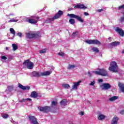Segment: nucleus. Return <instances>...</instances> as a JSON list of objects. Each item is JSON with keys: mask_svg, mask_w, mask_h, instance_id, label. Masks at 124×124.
<instances>
[{"mask_svg": "<svg viewBox=\"0 0 124 124\" xmlns=\"http://www.w3.org/2000/svg\"><path fill=\"white\" fill-rule=\"evenodd\" d=\"M82 83V81L79 80L77 82H74V85L72 87L73 90H77L78 86H80V84Z\"/></svg>", "mask_w": 124, "mask_h": 124, "instance_id": "11", "label": "nucleus"}, {"mask_svg": "<svg viewBox=\"0 0 124 124\" xmlns=\"http://www.w3.org/2000/svg\"><path fill=\"white\" fill-rule=\"evenodd\" d=\"M63 14V12L60 10L58 11V12L55 15V16L53 17V18H49L48 20H46V23H51V22H52V21H54V20L56 19H59L62 15Z\"/></svg>", "mask_w": 124, "mask_h": 124, "instance_id": "3", "label": "nucleus"}, {"mask_svg": "<svg viewBox=\"0 0 124 124\" xmlns=\"http://www.w3.org/2000/svg\"><path fill=\"white\" fill-rule=\"evenodd\" d=\"M74 68H75V65H69L68 66V69H73Z\"/></svg>", "mask_w": 124, "mask_h": 124, "instance_id": "34", "label": "nucleus"}, {"mask_svg": "<svg viewBox=\"0 0 124 124\" xmlns=\"http://www.w3.org/2000/svg\"><path fill=\"white\" fill-rule=\"evenodd\" d=\"M18 21H19V20L18 19H16V17L15 18H13L12 19H10L8 23H16V22H18Z\"/></svg>", "mask_w": 124, "mask_h": 124, "instance_id": "25", "label": "nucleus"}, {"mask_svg": "<svg viewBox=\"0 0 124 124\" xmlns=\"http://www.w3.org/2000/svg\"><path fill=\"white\" fill-rule=\"evenodd\" d=\"M14 124H17V123H14Z\"/></svg>", "mask_w": 124, "mask_h": 124, "instance_id": "56", "label": "nucleus"}, {"mask_svg": "<svg viewBox=\"0 0 124 124\" xmlns=\"http://www.w3.org/2000/svg\"><path fill=\"white\" fill-rule=\"evenodd\" d=\"M100 88L102 89V90L106 91L107 90H109V89H110L111 85H110V84L109 83H103L100 85Z\"/></svg>", "mask_w": 124, "mask_h": 124, "instance_id": "7", "label": "nucleus"}, {"mask_svg": "<svg viewBox=\"0 0 124 124\" xmlns=\"http://www.w3.org/2000/svg\"><path fill=\"white\" fill-rule=\"evenodd\" d=\"M120 22H121V23L124 22V15L123 16H122L120 19H119Z\"/></svg>", "mask_w": 124, "mask_h": 124, "instance_id": "38", "label": "nucleus"}, {"mask_svg": "<svg viewBox=\"0 0 124 124\" xmlns=\"http://www.w3.org/2000/svg\"><path fill=\"white\" fill-rule=\"evenodd\" d=\"M105 119V116L103 114H99L98 117V120L99 121H102V120H104Z\"/></svg>", "mask_w": 124, "mask_h": 124, "instance_id": "24", "label": "nucleus"}, {"mask_svg": "<svg viewBox=\"0 0 124 124\" xmlns=\"http://www.w3.org/2000/svg\"><path fill=\"white\" fill-rule=\"evenodd\" d=\"M62 87L63 89H69V88H70V86L68 84H62Z\"/></svg>", "mask_w": 124, "mask_h": 124, "instance_id": "26", "label": "nucleus"}, {"mask_svg": "<svg viewBox=\"0 0 124 124\" xmlns=\"http://www.w3.org/2000/svg\"><path fill=\"white\" fill-rule=\"evenodd\" d=\"M80 114L81 115V116H84V112L81 111V112H80Z\"/></svg>", "mask_w": 124, "mask_h": 124, "instance_id": "48", "label": "nucleus"}, {"mask_svg": "<svg viewBox=\"0 0 124 124\" xmlns=\"http://www.w3.org/2000/svg\"><path fill=\"white\" fill-rule=\"evenodd\" d=\"M118 98H119V97L118 96H114L109 98L108 99V100L111 102H113V101H115V100H117Z\"/></svg>", "mask_w": 124, "mask_h": 124, "instance_id": "20", "label": "nucleus"}, {"mask_svg": "<svg viewBox=\"0 0 124 124\" xmlns=\"http://www.w3.org/2000/svg\"><path fill=\"white\" fill-rule=\"evenodd\" d=\"M9 116V115H8V114H5L3 115L2 118L3 119H7V118H8Z\"/></svg>", "mask_w": 124, "mask_h": 124, "instance_id": "39", "label": "nucleus"}, {"mask_svg": "<svg viewBox=\"0 0 124 124\" xmlns=\"http://www.w3.org/2000/svg\"><path fill=\"white\" fill-rule=\"evenodd\" d=\"M94 84H95V81L93 80V81H91V83H90L89 85L90 86H94Z\"/></svg>", "mask_w": 124, "mask_h": 124, "instance_id": "41", "label": "nucleus"}, {"mask_svg": "<svg viewBox=\"0 0 124 124\" xmlns=\"http://www.w3.org/2000/svg\"><path fill=\"white\" fill-rule=\"evenodd\" d=\"M71 10H73V8H69V11H71Z\"/></svg>", "mask_w": 124, "mask_h": 124, "instance_id": "50", "label": "nucleus"}, {"mask_svg": "<svg viewBox=\"0 0 124 124\" xmlns=\"http://www.w3.org/2000/svg\"><path fill=\"white\" fill-rule=\"evenodd\" d=\"M52 74V71H46L44 72H41L42 76H48Z\"/></svg>", "mask_w": 124, "mask_h": 124, "instance_id": "17", "label": "nucleus"}, {"mask_svg": "<svg viewBox=\"0 0 124 124\" xmlns=\"http://www.w3.org/2000/svg\"><path fill=\"white\" fill-rule=\"evenodd\" d=\"M18 88L21 90H30V86H24L22 84H19Z\"/></svg>", "mask_w": 124, "mask_h": 124, "instance_id": "19", "label": "nucleus"}, {"mask_svg": "<svg viewBox=\"0 0 124 124\" xmlns=\"http://www.w3.org/2000/svg\"><path fill=\"white\" fill-rule=\"evenodd\" d=\"M29 120L31 124H38L36 118H35L34 116L29 115Z\"/></svg>", "mask_w": 124, "mask_h": 124, "instance_id": "9", "label": "nucleus"}, {"mask_svg": "<svg viewBox=\"0 0 124 124\" xmlns=\"http://www.w3.org/2000/svg\"><path fill=\"white\" fill-rule=\"evenodd\" d=\"M100 75L101 76H108V74L107 73V71L104 69H100Z\"/></svg>", "mask_w": 124, "mask_h": 124, "instance_id": "15", "label": "nucleus"}, {"mask_svg": "<svg viewBox=\"0 0 124 124\" xmlns=\"http://www.w3.org/2000/svg\"><path fill=\"white\" fill-rule=\"evenodd\" d=\"M8 49H9V48L8 47H6V50H8Z\"/></svg>", "mask_w": 124, "mask_h": 124, "instance_id": "52", "label": "nucleus"}, {"mask_svg": "<svg viewBox=\"0 0 124 124\" xmlns=\"http://www.w3.org/2000/svg\"><path fill=\"white\" fill-rule=\"evenodd\" d=\"M120 114H121V115H124V110H122L120 111Z\"/></svg>", "mask_w": 124, "mask_h": 124, "instance_id": "44", "label": "nucleus"}, {"mask_svg": "<svg viewBox=\"0 0 124 124\" xmlns=\"http://www.w3.org/2000/svg\"><path fill=\"white\" fill-rule=\"evenodd\" d=\"M41 36L40 32H30L26 33V38L29 39L30 38H39Z\"/></svg>", "mask_w": 124, "mask_h": 124, "instance_id": "1", "label": "nucleus"}, {"mask_svg": "<svg viewBox=\"0 0 124 124\" xmlns=\"http://www.w3.org/2000/svg\"><path fill=\"white\" fill-rule=\"evenodd\" d=\"M1 59L2 60H7V57H5V56H2L1 57Z\"/></svg>", "mask_w": 124, "mask_h": 124, "instance_id": "42", "label": "nucleus"}, {"mask_svg": "<svg viewBox=\"0 0 124 124\" xmlns=\"http://www.w3.org/2000/svg\"><path fill=\"white\" fill-rule=\"evenodd\" d=\"M38 19H39V17L36 16L34 17L33 19H29L28 21L31 24H36V23H37V20H38Z\"/></svg>", "mask_w": 124, "mask_h": 124, "instance_id": "12", "label": "nucleus"}, {"mask_svg": "<svg viewBox=\"0 0 124 124\" xmlns=\"http://www.w3.org/2000/svg\"><path fill=\"white\" fill-rule=\"evenodd\" d=\"M118 87L120 90V91L124 93V84L122 82H119L118 83Z\"/></svg>", "mask_w": 124, "mask_h": 124, "instance_id": "16", "label": "nucleus"}, {"mask_svg": "<svg viewBox=\"0 0 124 124\" xmlns=\"http://www.w3.org/2000/svg\"><path fill=\"white\" fill-rule=\"evenodd\" d=\"M118 121H119V118L114 116L111 121V124H118Z\"/></svg>", "mask_w": 124, "mask_h": 124, "instance_id": "18", "label": "nucleus"}, {"mask_svg": "<svg viewBox=\"0 0 124 124\" xmlns=\"http://www.w3.org/2000/svg\"><path fill=\"white\" fill-rule=\"evenodd\" d=\"M66 103H67V101H66V100L65 99L62 100V101L60 102V104L62 106V107H64V106H66Z\"/></svg>", "mask_w": 124, "mask_h": 124, "instance_id": "21", "label": "nucleus"}, {"mask_svg": "<svg viewBox=\"0 0 124 124\" xmlns=\"http://www.w3.org/2000/svg\"><path fill=\"white\" fill-rule=\"evenodd\" d=\"M38 95V94L35 91L32 92L31 94V97H33V98H36V97H37Z\"/></svg>", "mask_w": 124, "mask_h": 124, "instance_id": "22", "label": "nucleus"}, {"mask_svg": "<svg viewBox=\"0 0 124 124\" xmlns=\"http://www.w3.org/2000/svg\"><path fill=\"white\" fill-rule=\"evenodd\" d=\"M23 65L27 66L28 69H32L33 68V63L29 60H27L24 62Z\"/></svg>", "mask_w": 124, "mask_h": 124, "instance_id": "5", "label": "nucleus"}, {"mask_svg": "<svg viewBox=\"0 0 124 124\" xmlns=\"http://www.w3.org/2000/svg\"><path fill=\"white\" fill-rule=\"evenodd\" d=\"M13 51H16L18 49V46L15 44H12Z\"/></svg>", "mask_w": 124, "mask_h": 124, "instance_id": "27", "label": "nucleus"}, {"mask_svg": "<svg viewBox=\"0 0 124 124\" xmlns=\"http://www.w3.org/2000/svg\"><path fill=\"white\" fill-rule=\"evenodd\" d=\"M51 69H52V70H54V69H55V67H54V66H51Z\"/></svg>", "mask_w": 124, "mask_h": 124, "instance_id": "49", "label": "nucleus"}, {"mask_svg": "<svg viewBox=\"0 0 124 124\" xmlns=\"http://www.w3.org/2000/svg\"><path fill=\"white\" fill-rule=\"evenodd\" d=\"M99 83H102L103 82V80L102 79H100L98 80Z\"/></svg>", "mask_w": 124, "mask_h": 124, "instance_id": "46", "label": "nucleus"}, {"mask_svg": "<svg viewBox=\"0 0 124 124\" xmlns=\"http://www.w3.org/2000/svg\"><path fill=\"white\" fill-rule=\"evenodd\" d=\"M46 51H47V49L45 48V49H43V50H40L39 53L40 54H45Z\"/></svg>", "mask_w": 124, "mask_h": 124, "instance_id": "33", "label": "nucleus"}, {"mask_svg": "<svg viewBox=\"0 0 124 124\" xmlns=\"http://www.w3.org/2000/svg\"><path fill=\"white\" fill-rule=\"evenodd\" d=\"M31 75L32 76H33V77L38 78V77H40V76H42V74H41V72L33 71L31 73Z\"/></svg>", "mask_w": 124, "mask_h": 124, "instance_id": "13", "label": "nucleus"}, {"mask_svg": "<svg viewBox=\"0 0 124 124\" xmlns=\"http://www.w3.org/2000/svg\"><path fill=\"white\" fill-rule=\"evenodd\" d=\"M75 8L77 9L79 8V9H86L87 8V7L84 5V4H77L75 6Z\"/></svg>", "mask_w": 124, "mask_h": 124, "instance_id": "14", "label": "nucleus"}, {"mask_svg": "<svg viewBox=\"0 0 124 124\" xmlns=\"http://www.w3.org/2000/svg\"><path fill=\"white\" fill-rule=\"evenodd\" d=\"M77 32H78L77 31L76 32H74L72 35H71V37H73V38H74V37H75L76 36V35H77V34H76Z\"/></svg>", "mask_w": 124, "mask_h": 124, "instance_id": "37", "label": "nucleus"}, {"mask_svg": "<svg viewBox=\"0 0 124 124\" xmlns=\"http://www.w3.org/2000/svg\"><path fill=\"white\" fill-rule=\"evenodd\" d=\"M110 66L108 68L109 71L112 72L117 73L118 72V65L117 62L115 61H112L110 62Z\"/></svg>", "mask_w": 124, "mask_h": 124, "instance_id": "2", "label": "nucleus"}, {"mask_svg": "<svg viewBox=\"0 0 124 124\" xmlns=\"http://www.w3.org/2000/svg\"><path fill=\"white\" fill-rule=\"evenodd\" d=\"M115 31H116V32H118L119 35H120V36H122V37L124 36V30H122L120 28L117 27L115 29Z\"/></svg>", "mask_w": 124, "mask_h": 124, "instance_id": "10", "label": "nucleus"}, {"mask_svg": "<svg viewBox=\"0 0 124 124\" xmlns=\"http://www.w3.org/2000/svg\"><path fill=\"white\" fill-rule=\"evenodd\" d=\"M108 39H111V38H108Z\"/></svg>", "mask_w": 124, "mask_h": 124, "instance_id": "55", "label": "nucleus"}, {"mask_svg": "<svg viewBox=\"0 0 124 124\" xmlns=\"http://www.w3.org/2000/svg\"><path fill=\"white\" fill-rule=\"evenodd\" d=\"M50 109H51V108L48 106H45L44 107H38V109L40 111H41L42 112H45V113H47V112H49Z\"/></svg>", "mask_w": 124, "mask_h": 124, "instance_id": "6", "label": "nucleus"}, {"mask_svg": "<svg viewBox=\"0 0 124 124\" xmlns=\"http://www.w3.org/2000/svg\"><path fill=\"white\" fill-rule=\"evenodd\" d=\"M85 42L88 44H100V42L97 40H87Z\"/></svg>", "mask_w": 124, "mask_h": 124, "instance_id": "8", "label": "nucleus"}, {"mask_svg": "<svg viewBox=\"0 0 124 124\" xmlns=\"http://www.w3.org/2000/svg\"><path fill=\"white\" fill-rule=\"evenodd\" d=\"M10 31L11 33H12V34L14 35V36L15 35V34L16 33V32L15 31V30L13 29V28H10Z\"/></svg>", "mask_w": 124, "mask_h": 124, "instance_id": "29", "label": "nucleus"}, {"mask_svg": "<svg viewBox=\"0 0 124 124\" xmlns=\"http://www.w3.org/2000/svg\"><path fill=\"white\" fill-rule=\"evenodd\" d=\"M102 11H103V9H98L97 10V12H101Z\"/></svg>", "mask_w": 124, "mask_h": 124, "instance_id": "47", "label": "nucleus"}, {"mask_svg": "<svg viewBox=\"0 0 124 124\" xmlns=\"http://www.w3.org/2000/svg\"><path fill=\"white\" fill-rule=\"evenodd\" d=\"M93 73H94V74H96V75H100V69L99 70V71H93Z\"/></svg>", "mask_w": 124, "mask_h": 124, "instance_id": "35", "label": "nucleus"}, {"mask_svg": "<svg viewBox=\"0 0 124 124\" xmlns=\"http://www.w3.org/2000/svg\"><path fill=\"white\" fill-rule=\"evenodd\" d=\"M93 52H95V53H98L99 52V50H98V48L97 47H93L92 48Z\"/></svg>", "mask_w": 124, "mask_h": 124, "instance_id": "30", "label": "nucleus"}, {"mask_svg": "<svg viewBox=\"0 0 124 124\" xmlns=\"http://www.w3.org/2000/svg\"><path fill=\"white\" fill-rule=\"evenodd\" d=\"M84 15H85V16H89V14L87 12H84Z\"/></svg>", "mask_w": 124, "mask_h": 124, "instance_id": "45", "label": "nucleus"}, {"mask_svg": "<svg viewBox=\"0 0 124 124\" xmlns=\"http://www.w3.org/2000/svg\"><path fill=\"white\" fill-rule=\"evenodd\" d=\"M67 16L68 17H70V18H74L75 19H77V20H78V21L79 22H80V23L84 22V20H83V19H82V17H81V16H79L73 14H68Z\"/></svg>", "mask_w": 124, "mask_h": 124, "instance_id": "4", "label": "nucleus"}, {"mask_svg": "<svg viewBox=\"0 0 124 124\" xmlns=\"http://www.w3.org/2000/svg\"><path fill=\"white\" fill-rule=\"evenodd\" d=\"M123 54H124V50L122 51Z\"/></svg>", "mask_w": 124, "mask_h": 124, "instance_id": "54", "label": "nucleus"}, {"mask_svg": "<svg viewBox=\"0 0 124 124\" xmlns=\"http://www.w3.org/2000/svg\"><path fill=\"white\" fill-rule=\"evenodd\" d=\"M27 100H29V101H31V98L23 99L22 100H20L19 101L20 102H25V101H27Z\"/></svg>", "mask_w": 124, "mask_h": 124, "instance_id": "31", "label": "nucleus"}, {"mask_svg": "<svg viewBox=\"0 0 124 124\" xmlns=\"http://www.w3.org/2000/svg\"><path fill=\"white\" fill-rule=\"evenodd\" d=\"M110 46H118V45H120V42H114L110 44Z\"/></svg>", "mask_w": 124, "mask_h": 124, "instance_id": "23", "label": "nucleus"}, {"mask_svg": "<svg viewBox=\"0 0 124 124\" xmlns=\"http://www.w3.org/2000/svg\"><path fill=\"white\" fill-rule=\"evenodd\" d=\"M69 22L71 25H73V24H75V20H74V19H73V18H71V19H70Z\"/></svg>", "mask_w": 124, "mask_h": 124, "instance_id": "28", "label": "nucleus"}, {"mask_svg": "<svg viewBox=\"0 0 124 124\" xmlns=\"http://www.w3.org/2000/svg\"><path fill=\"white\" fill-rule=\"evenodd\" d=\"M11 15H12V16H14V14H10L9 15V16H10Z\"/></svg>", "mask_w": 124, "mask_h": 124, "instance_id": "51", "label": "nucleus"}, {"mask_svg": "<svg viewBox=\"0 0 124 124\" xmlns=\"http://www.w3.org/2000/svg\"><path fill=\"white\" fill-rule=\"evenodd\" d=\"M17 35H18V36H19V37H22V33L21 32H18L17 34Z\"/></svg>", "mask_w": 124, "mask_h": 124, "instance_id": "43", "label": "nucleus"}, {"mask_svg": "<svg viewBox=\"0 0 124 124\" xmlns=\"http://www.w3.org/2000/svg\"><path fill=\"white\" fill-rule=\"evenodd\" d=\"M88 74L90 75V77L91 76V73H90V72H88Z\"/></svg>", "mask_w": 124, "mask_h": 124, "instance_id": "53", "label": "nucleus"}, {"mask_svg": "<svg viewBox=\"0 0 124 124\" xmlns=\"http://www.w3.org/2000/svg\"><path fill=\"white\" fill-rule=\"evenodd\" d=\"M59 56H60L61 57H63V56H65V54L63 52H60L58 53Z\"/></svg>", "mask_w": 124, "mask_h": 124, "instance_id": "36", "label": "nucleus"}, {"mask_svg": "<svg viewBox=\"0 0 124 124\" xmlns=\"http://www.w3.org/2000/svg\"><path fill=\"white\" fill-rule=\"evenodd\" d=\"M57 103L56 101H53L51 102V107H55V106H56V105H57Z\"/></svg>", "mask_w": 124, "mask_h": 124, "instance_id": "32", "label": "nucleus"}, {"mask_svg": "<svg viewBox=\"0 0 124 124\" xmlns=\"http://www.w3.org/2000/svg\"><path fill=\"white\" fill-rule=\"evenodd\" d=\"M118 9H119V10H121V9H124V4L119 6L118 8Z\"/></svg>", "mask_w": 124, "mask_h": 124, "instance_id": "40", "label": "nucleus"}]
</instances>
